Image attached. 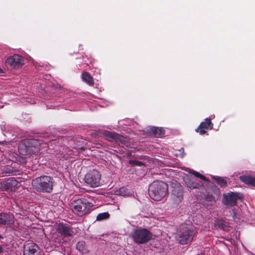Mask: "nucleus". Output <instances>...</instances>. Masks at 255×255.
<instances>
[{
	"label": "nucleus",
	"mask_w": 255,
	"mask_h": 255,
	"mask_svg": "<svg viewBox=\"0 0 255 255\" xmlns=\"http://www.w3.org/2000/svg\"><path fill=\"white\" fill-rule=\"evenodd\" d=\"M251 255H255V254H254L253 253H252Z\"/></svg>",
	"instance_id": "31"
},
{
	"label": "nucleus",
	"mask_w": 255,
	"mask_h": 255,
	"mask_svg": "<svg viewBox=\"0 0 255 255\" xmlns=\"http://www.w3.org/2000/svg\"><path fill=\"white\" fill-rule=\"evenodd\" d=\"M93 206L91 203L84 198L78 199L74 201L72 205V211L79 216H83L88 214Z\"/></svg>",
	"instance_id": "5"
},
{
	"label": "nucleus",
	"mask_w": 255,
	"mask_h": 255,
	"mask_svg": "<svg viewBox=\"0 0 255 255\" xmlns=\"http://www.w3.org/2000/svg\"><path fill=\"white\" fill-rule=\"evenodd\" d=\"M217 199V197H215L209 193H208L205 196V200L206 202H209L210 205H212L215 203Z\"/></svg>",
	"instance_id": "23"
},
{
	"label": "nucleus",
	"mask_w": 255,
	"mask_h": 255,
	"mask_svg": "<svg viewBox=\"0 0 255 255\" xmlns=\"http://www.w3.org/2000/svg\"><path fill=\"white\" fill-rule=\"evenodd\" d=\"M215 227L222 230H225L226 226L223 221H217L215 223Z\"/></svg>",
	"instance_id": "27"
},
{
	"label": "nucleus",
	"mask_w": 255,
	"mask_h": 255,
	"mask_svg": "<svg viewBox=\"0 0 255 255\" xmlns=\"http://www.w3.org/2000/svg\"><path fill=\"white\" fill-rule=\"evenodd\" d=\"M184 180L187 187L190 189L204 188L202 182L194 177H188Z\"/></svg>",
	"instance_id": "13"
},
{
	"label": "nucleus",
	"mask_w": 255,
	"mask_h": 255,
	"mask_svg": "<svg viewBox=\"0 0 255 255\" xmlns=\"http://www.w3.org/2000/svg\"><path fill=\"white\" fill-rule=\"evenodd\" d=\"M57 231L64 237H70L73 234L72 229L68 225L63 223H60L58 225Z\"/></svg>",
	"instance_id": "16"
},
{
	"label": "nucleus",
	"mask_w": 255,
	"mask_h": 255,
	"mask_svg": "<svg viewBox=\"0 0 255 255\" xmlns=\"http://www.w3.org/2000/svg\"><path fill=\"white\" fill-rule=\"evenodd\" d=\"M211 178L221 188L226 187L228 185L226 180L222 177L211 175Z\"/></svg>",
	"instance_id": "19"
},
{
	"label": "nucleus",
	"mask_w": 255,
	"mask_h": 255,
	"mask_svg": "<svg viewBox=\"0 0 255 255\" xmlns=\"http://www.w3.org/2000/svg\"><path fill=\"white\" fill-rule=\"evenodd\" d=\"M4 238L3 235L0 234V240L1 239H3Z\"/></svg>",
	"instance_id": "30"
},
{
	"label": "nucleus",
	"mask_w": 255,
	"mask_h": 255,
	"mask_svg": "<svg viewBox=\"0 0 255 255\" xmlns=\"http://www.w3.org/2000/svg\"><path fill=\"white\" fill-rule=\"evenodd\" d=\"M103 135L107 140L110 141L116 142L118 133L113 132L110 131H105L103 132Z\"/></svg>",
	"instance_id": "21"
},
{
	"label": "nucleus",
	"mask_w": 255,
	"mask_h": 255,
	"mask_svg": "<svg viewBox=\"0 0 255 255\" xmlns=\"http://www.w3.org/2000/svg\"><path fill=\"white\" fill-rule=\"evenodd\" d=\"M39 248L36 244L30 242L24 247L23 255H39Z\"/></svg>",
	"instance_id": "15"
},
{
	"label": "nucleus",
	"mask_w": 255,
	"mask_h": 255,
	"mask_svg": "<svg viewBox=\"0 0 255 255\" xmlns=\"http://www.w3.org/2000/svg\"><path fill=\"white\" fill-rule=\"evenodd\" d=\"M240 180L246 184L255 187V176L251 175H243L239 177Z\"/></svg>",
	"instance_id": "17"
},
{
	"label": "nucleus",
	"mask_w": 255,
	"mask_h": 255,
	"mask_svg": "<svg viewBox=\"0 0 255 255\" xmlns=\"http://www.w3.org/2000/svg\"><path fill=\"white\" fill-rule=\"evenodd\" d=\"M242 199H243L242 194L238 192H230L223 194V203L226 206L233 207L237 205L238 200Z\"/></svg>",
	"instance_id": "8"
},
{
	"label": "nucleus",
	"mask_w": 255,
	"mask_h": 255,
	"mask_svg": "<svg viewBox=\"0 0 255 255\" xmlns=\"http://www.w3.org/2000/svg\"><path fill=\"white\" fill-rule=\"evenodd\" d=\"M129 163L131 166H141L143 165V163L141 161L136 160H130L129 161Z\"/></svg>",
	"instance_id": "28"
},
{
	"label": "nucleus",
	"mask_w": 255,
	"mask_h": 255,
	"mask_svg": "<svg viewBox=\"0 0 255 255\" xmlns=\"http://www.w3.org/2000/svg\"><path fill=\"white\" fill-rule=\"evenodd\" d=\"M77 249L82 254L88 253V251L86 248L85 243L84 241H79L76 245Z\"/></svg>",
	"instance_id": "22"
},
{
	"label": "nucleus",
	"mask_w": 255,
	"mask_h": 255,
	"mask_svg": "<svg viewBox=\"0 0 255 255\" xmlns=\"http://www.w3.org/2000/svg\"><path fill=\"white\" fill-rule=\"evenodd\" d=\"M168 192L167 184L161 181H156L150 184L148 193L153 200L160 201L163 199Z\"/></svg>",
	"instance_id": "1"
},
{
	"label": "nucleus",
	"mask_w": 255,
	"mask_h": 255,
	"mask_svg": "<svg viewBox=\"0 0 255 255\" xmlns=\"http://www.w3.org/2000/svg\"><path fill=\"white\" fill-rule=\"evenodd\" d=\"M15 223L14 217L13 214L9 213H0V226L11 227L13 225L14 230H18V227Z\"/></svg>",
	"instance_id": "11"
},
{
	"label": "nucleus",
	"mask_w": 255,
	"mask_h": 255,
	"mask_svg": "<svg viewBox=\"0 0 255 255\" xmlns=\"http://www.w3.org/2000/svg\"><path fill=\"white\" fill-rule=\"evenodd\" d=\"M196 231L194 227L190 225L182 224L178 232V241L180 244L186 245L193 239Z\"/></svg>",
	"instance_id": "3"
},
{
	"label": "nucleus",
	"mask_w": 255,
	"mask_h": 255,
	"mask_svg": "<svg viewBox=\"0 0 255 255\" xmlns=\"http://www.w3.org/2000/svg\"><path fill=\"white\" fill-rule=\"evenodd\" d=\"M150 133L156 137H162L164 136L165 130L162 128L152 127L149 130Z\"/></svg>",
	"instance_id": "18"
},
{
	"label": "nucleus",
	"mask_w": 255,
	"mask_h": 255,
	"mask_svg": "<svg viewBox=\"0 0 255 255\" xmlns=\"http://www.w3.org/2000/svg\"><path fill=\"white\" fill-rule=\"evenodd\" d=\"M125 192V188H121L118 191V194L119 195L121 196H125L126 194L124 192Z\"/></svg>",
	"instance_id": "29"
},
{
	"label": "nucleus",
	"mask_w": 255,
	"mask_h": 255,
	"mask_svg": "<svg viewBox=\"0 0 255 255\" xmlns=\"http://www.w3.org/2000/svg\"><path fill=\"white\" fill-rule=\"evenodd\" d=\"M171 197L176 204H179L183 199V190L182 186L177 182L172 183Z\"/></svg>",
	"instance_id": "9"
},
{
	"label": "nucleus",
	"mask_w": 255,
	"mask_h": 255,
	"mask_svg": "<svg viewBox=\"0 0 255 255\" xmlns=\"http://www.w3.org/2000/svg\"><path fill=\"white\" fill-rule=\"evenodd\" d=\"M32 185L38 192L50 193L53 190V179L48 176H41L33 179Z\"/></svg>",
	"instance_id": "2"
},
{
	"label": "nucleus",
	"mask_w": 255,
	"mask_h": 255,
	"mask_svg": "<svg viewBox=\"0 0 255 255\" xmlns=\"http://www.w3.org/2000/svg\"><path fill=\"white\" fill-rule=\"evenodd\" d=\"M131 237L135 244H143L151 240L152 234L146 229L137 227L133 230Z\"/></svg>",
	"instance_id": "4"
},
{
	"label": "nucleus",
	"mask_w": 255,
	"mask_h": 255,
	"mask_svg": "<svg viewBox=\"0 0 255 255\" xmlns=\"http://www.w3.org/2000/svg\"><path fill=\"white\" fill-rule=\"evenodd\" d=\"M116 142L123 145H126L128 143V140L126 137L118 133Z\"/></svg>",
	"instance_id": "24"
},
{
	"label": "nucleus",
	"mask_w": 255,
	"mask_h": 255,
	"mask_svg": "<svg viewBox=\"0 0 255 255\" xmlns=\"http://www.w3.org/2000/svg\"><path fill=\"white\" fill-rule=\"evenodd\" d=\"M101 176L97 170H92L85 176V183L92 188L97 187L100 185Z\"/></svg>",
	"instance_id": "6"
},
{
	"label": "nucleus",
	"mask_w": 255,
	"mask_h": 255,
	"mask_svg": "<svg viewBox=\"0 0 255 255\" xmlns=\"http://www.w3.org/2000/svg\"><path fill=\"white\" fill-rule=\"evenodd\" d=\"M213 126L211 120L209 118H206L204 122L200 123L199 126L195 130L201 135H203L206 133L207 130L212 129L213 128Z\"/></svg>",
	"instance_id": "14"
},
{
	"label": "nucleus",
	"mask_w": 255,
	"mask_h": 255,
	"mask_svg": "<svg viewBox=\"0 0 255 255\" xmlns=\"http://www.w3.org/2000/svg\"><path fill=\"white\" fill-rule=\"evenodd\" d=\"M5 64L10 69H18L23 65V57L18 54L9 56L6 59Z\"/></svg>",
	"instance_id": "10"
},
{
	"label": "nucleus",
	"mask_w": 255,
	"mask_h": 255,
	"mask_svg": "<svg viewBox=\"0 0 255 255\" xmlns=\"http://www.w3.org/2000/svg\"><path fill=\"white\" fill-rule=\"evenodd\" d=\"M18 165L15 162H11L10 165L1 166L0 167V176L20 175L21 171L17 167Z\"/></svg>",
	"instance_id": "7"
},
{
	"label": "nucleus",
	"mask_w": 255,
	"mask_h": 255,
	"mask_svg": "<svg viewBox=\"0 0 255 255\" xmlns=\"http://www.w3.org/2000/svg\"><path fill=\"white\" fill-rule=\"evenodd\" d=\"M82 78L83 81L86 82L90 86H93L94 81L93 78L88 72H84L82 73Z\"/></svg>",
	"instance_id": "20"
},
{
	"label": "nucleus",
	"mask_w": 255,
	"mask_h": 255,
	"mask_svg": "<svg viewBox=\"0 0 255 255\" xmlns=\"http://www.w3.org/2000/svg\"><path fill=\"white\" fill-rule=\"evenodd\" d=\"M110 215L108 212H104L98 214L96 217V220L101 221L109 218Z\"/></svg>",
	"instance_id": "25"
},
{
	"label": "nucleus",
	"mask_w": 255,
	"mask_h": 255,
	"mask_svg": "<svg viewBox=\"0 0 255 255\" xmlns=\"http://www.w3.org/2000/svg\"><path fill=\"white\" fill-rule=\"evenodd\" d=\"M191 173L192 174H193L195 176L194 177H195V178L196 177L202 179V180L206 181V182L209 181V180L207 178V177H206L203 175L200 174V173H199L197 171H192Z\"/></svg>",
	"instance_id": "26"
},
{
	"label": "nucleus",
	"mask_w": 255,
	"mask_h": 255,
	"mask_svg": "<svg viewBox=\"0 0 255 255\" xmlns=\"http://www.w3.org/2000/svg\"><path fill=\"white\" fill-rule=\"evenodd\" d=\"M20 186V183L13 177L9 178L0 183V188L6 191H15Z\"/></svg>",
	"instance_id": "12"
}]
</instances>
